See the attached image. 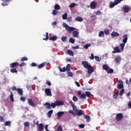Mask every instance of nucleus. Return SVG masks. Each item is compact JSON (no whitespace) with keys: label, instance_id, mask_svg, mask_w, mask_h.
I'll return each instance as SVG.
<instances>
[{"label":"nucleus","instance_id":"obj_17","mask_svg":"<svg viewBox=\"0 0 131 131\" xmlns=\"http://www.w3.org/2000/svg\"><path fill=\"white\" fill-rule=\"evenodd\" d=\"M123 37L124 38L122 40L123 43H125L126 42H127V34H124Z\"/></svg>","mask_w":131,"mask_h":131},{"label":"nucleus","instance_id":"obj_59","mask_svg":"<svg viewBox=\"0 0 131 131\" xmlns=\"http://www.w3.org/2000/svg\"><path fill=\"white\" fill-rule=\"evenodd\" d=\"M75 7V3H71L69 6L70 8H74Z\"/></svg>","mask_w":131,"mask_h":131},{"label":"nucleus","instance_id":"obj_39","mask_svg":"<svg viewBox=\"0 0 131 131\" xmlns=\"http://www.w3.org/2000/svg\"><path fill=\"white\" fill-rule=\"evenodd\" d=\"M11 121H8L5 122V126H10L11 125Z\"/></svg>","mask_w":131,"mask_h":131},{"label":"nucleus","instance_id":"obj_43","mask_svg":"<svg viewBox=\"0 0 131 131\" xmlns=\"http://www.w3.org/2000/svg\"><path fill=\"white\" fill-rule=\"evenodd\" d=\"M113 72H114V70L112 69H108V70L107 71V73H113Z\"/></svg>","mask_w":131,"mask_h":131},{"label":"nucleus","instance_id":"obj_45","mask_svg":"<svg viewBox=\"0 0 131 131\" xmlns=\"http://www.w3.org/2000/svg\"><path fill=\"white\" fill-rule=\"evenodd\" d=\"M28 58L27 57H22L20 59L21 62H24V61H27Z\"/></svg>","mask_w":131,"mask_h":131},{"label":"nucleus","instance_id":"obj_7","mask_svg":"<svg viewBox=\"0 0 131 131\" xmlns=\"http://www.w3.org/2000/svg\"><path fill=\"white\" fill-rule=\"evenodd\" d=\"M78 95L80 96V99H86V95L84 94H81V91H79L78 92Z\"/></svg>","mask_w":131,"mask_h":131},{"label":"nucleus","instance_id":"obj_61","mask_svg":"<svg viewBox=\"0 0 131 131\" xmlns=\"http://www.w3.org/2000/svg\"><path fill=\"white\" fill-rule=\"evenodd\" d=\"M95 59L96 61H98V62H100V57H99V56H95Z\"/></svg>","mask_w":131,"mask_h":131},{"label":"nucleus","instance_id":"obj_3","mask_svg":"<svg viewBox=\"0 0 131 131\" xmlns=\"http://www.w3.org/2000/svg\"><path fill=\"white\" fill-rule=\"evenodd\" d=\"M64 27L66 28V30L68 32H71L72 31L75 30V28L72 27H69L66 24H64Z\"/></svg>","mask_w":131,"mask_h":131},{"label":"nucleus","instance_id":"obj_15","mask_svg":"<svg viewBox=\"0 0 131 131\" xmlns=\"http://www.w3.org/2000/svg\"><path fill=\"white\" fill-rule=\"evenodd\" d=\"M44 106H46V109H51L52 108V103L49 102H46L44 104Z\"/></svg>","mask_w":131,"mask_h":131},{"label":"nucleus","instance_id":"obj_53","mask_svg":"<svg viewBox=\"0 0 131 131\" xmlns=\"http://www.w3.org/2000/svg\"><path fill=\"white\" fill-rule=\"evenodd\" d=\"M62 130H63V128H62V126H61V125H59L57 129V131H62Z\"/></svg>","mask_w":131,"mask_h":131},{"label":"nucleus","instance_id":"obj_44","mask_svg":"<svg viewBox=\"0 0 131 131\" xmlns=\"http://www.w3.org/2000/svg\"><path fill=\"white\" fill-rule=\"evenodd\" d=\"M66 69L67 70V71H70V64H68L66 66Z\"/></svg>","mask_w":131,"mask_h":131},{"label":"nucleus","instance_id":"obj_27","mask_svg":"<svg viewBox=\"0 0 131 131\" xmlns=\"http://www.w3.org/2000/svg\"><path fill=\"white\" fill-rule=\"evenodd\" d=\"M67 53L70 56H74V53H73V51H71L70 50H67Z\"/></svg>","mask_w":131,"mask_h":131},{"label":"nucleus","instance_id":"obj_36","mask_svg":"<svg viewBox=\"0 0 131 131\" xmlns=\"http://www.w3.org/2000/svg\"><path fill=\"white\" fill-rule=\"evenodd\" d=\"M67 16H68V14H67V13H65L64 14L62 15V19L63 20H66L67 19Z\"/></svg>","mask_w":131,"mask_h":131},{"label":"nucleus","instance_id":"obj_12","mask_svg":"<svg viewBox=\"0 0 131 131\" xmlns=\"http://www.w3.org/2000/svg\"><path fill=\"white\" fill-rule=\"evenodd\" d=\"M87 69L88 70V74H92L94 72V68L92 66H90Z\"/></svg>","mask_w":131,"mask_h":131},{"label":"nucleus","instance_id":"obj_64","mask_svg":"<svg viewBox=\"0 0 131 131\" xmlns=\"http://www.w3.org/2000/svg\"><path fill=\"white\" fill-rule=\"evenodd\" d=\"M24 125H25V126H27V127L29 125V122H25L24 123Z\"/></svg>","mask_w":131,"mask_h":131},{"label":"nucleus","instance_id":"obj_10","mask_svg":"<svg viewBox=\"0 0 131 131\" xmlns=\"http://www.w3.org/2000/svg\"><path fill=\"white\" fill-rule=\"evenodd\" d=\"M90 8L92 9H96V8H97V3L95 1L91 2L90 4Z\"/></svg>","mask_w":131,"mask_h":131},{"label":"nucleus","instance_id":"obj_13","mask_svg":"<svg viewBox=\"0 0 131 131\" xmlns=\"http://www.w3.org/2000/svg\"><path fill=\"white\" fill-rule=\"evenodd\" d=\"M114 51H112L113 54H116V53H120V49L118 47H116L114 48Z\"/></svg>","mask_w":131,"mask_h":131},{"label":"nucleus","instance_id":"obj_4","mask_svg":"<svg viewBox=\"0 0 131 131\" xmlns=\"http://www.w3.org/2000/svg\"><path fill=\"white\" fill-rule=\"evenodd\" d=\"M123 118V115L121 113H119L116 115V120L117 121H121Z\"/></svg>","mask_w":131,"mask_h":131},{"label":"nucleus","instance_id":"obj_49","mask_svg":"<svg viewBox=\"0 0 131 131\" xmlns=\"http://www.w3.org/2000/svg\"><path fill=\"white\" fill-rule=\"evenodd\" d=\"M124 46H125V43H121L120 45L121 50H123V49H124Z\"/></svg>","mask_w":131,"mask_h":131},{"label":"nucleus","instance_id":"obj_33","mask_svg":"<svg viewBox=\"0 0 131 131\" xmlns=\"http://www.w3.org/2000/svg\"><path fill=\"white\" fill-rule=\"evenodd\" d=\"M59 69L60 72H65V71H67L66 67H63L62 69L61 67H59Z\"/></svg>","mask_w":131,"mask_h":131},{"label":"nucleus","instance_id":"obj_21","mask_svg":"<svg viewBox=\"0 0 131 131\" xmlns=\"http://www.w3.org/2000/svg\"><path fill=\"white\" fill-rule=\"evenodd\" d=\"M47 65V62H43L38 66V69H40V68H43L45 66Z\"/></svg>","mask_w":131,"mask_h":131},{"label":"nucleus","instance_id":"obj_34","mask_svg":"<svg viewBox=\"0 0 131 131\" xmlns=\"http://www.w3.org/2000/svg\"><path fill=\"white\" fill-rule=\"evenodd\" d=\"M102 68L104 70H106V71L109 69V67H108L106 64H103L102 66Z\"/></svg>","mask_w":131,"mask_h":131},{"label":"nucleus","instance_id":"obj_42","mask_svg":"<svg viewBox=\"0 0 131 131\" xmlns=\"http://www.w3.org/2000/svg\"><path fill=\"white\" fill-rule=\"evenodd\" d=\"M68 22H72V16H69L67 18Z\"/></svg>","mask_w":131,"mask_h":131},{"label":"nucleus","instance_id":"obj_6","mask_svg":"<svg viewBox=\"0 0 131 131\" xmlns=\"http://www.w3.org/2000/svg\"><path fill=\"white\" fill-rule=\"evenodd\" d=\"M82 65H83L84 68H85L86 69L91 66V65L89 64V62L86 61H82Z\"/></svg>","mask_w":131,"mask_h":131},{"label":"nucleus","instance_id":"obj_20","mask_svg":"<svg viewBox=\"0 0 131 131\" xmlns=\"http://www.w3.org/2000/svg\"><path fill=\"white\" fill-rule=\"evenodd\" d=\"M75 20L78 22H82V21H83V18H82V17L77 16L75 18Z\"/></svg>","mask_w":131,"mask_h":131},{"label":"nucleus","instance_id":"obj_62","mask_svg":"<svg viewBox=\"0 0 131 131\" xmlns=\"http://www.w3.org/2000/svg\"><path fill=\"white\" fill-rule=\"evenodd\" d=\"M31 66H32V67H36V66H37V64L34 62H32L31 64Z\"/></svg>","mask_w":131,"mask_h":131},{"label":"nucleus","instance_id":"obj_55","mask_svg":"<svg viewBox=\"0 0 131 131\" xmlns=\"http://www.w3.org/2000/svg\"><path fill=\"white\" fill-rule=\"evenodd\" d=\"M69 41L71 43H74V41H75V40H74V39H73V38H71L69 40Z\"/></svg>","mask_w":131,"mask_h":131},{"label":"nucleus","instance_id":"obj_22","mask_svg":"<svg viewBox=\"0 0 131 131\" xmlns=\"http://www.w3.org/2000/svg\"><path fill=\"white\" fill-rule=\"evenodd\" d=\"M84 118L86 119L87 122H90L91 120V117L88 115H84Z\"/></svg>","mask_w":131,"mask_h":131},{"label":"nucleus","instance_id":"obj_9","mask_svg":"<svg viewBox=\"0 0 131 131\" xmlns=\"http://www.w3.org/2000/svg\"><path fill=\"white\" fill-rule=\"evenodd\" d=\"M122 80H120L118 81V83H120V84H118V87H117V89L118 90H121V89H122L123 88V83H122Z\"/></svg>","mask_w":131,"mask_h":131},{"label":"nucleus","instance_id":"obj_18","mask_svg":"<svg viewBox=\"0 0 131 131\" xmlns=\"http://www.w3.org/2000/svg\"><path fill=\"white\" fill-rule=\"evenodd\" d=\"M72 34L74 37H79L78 35L79 34V33L77 31H73Z\"/></svg>","mask_w":131,"mask_h":131},{"label":"nucleus","instance_id":"obj_31","mask_svg":"<svg viewBox=\"0 0 131 131\" xmlns=\"http://www.w3.org/2000/svg\"><path fill=\"white\" fill-rule=\"evenodd\" d=\"M85 93L86 94V97L90 98L92 96V93L89 91H85Z\"/></svg>","mask_w":131,"mask_h":131},{"label":"nucleus","instance_id":"obj_41","mask_svg":"<svg viewBox=\"0 0 131 131\" xmlns=\"http://www.w3.org/2000/svg\"><path fill=\"white\" fill-rule=\"evenodd\" d=\"M62 41H63V42H66V40L67 39V37L66 36H62L61 38Z\"/></svg>","mask_w":131,"mask_h":131},{"label":"nucleus","instance_id":"obj_16","mask_svg":"<svg viewBox=\"0 0 131 131\" xmlns=\"http://www.w3.org/2000/svg\"><path fill=\"white\" fill-rule=\"evenodd\" d=\"M111 35L113 37H117L119 36V33H118L117 32L113 31L111 33Z\"/></svg>","mask_w":131,"mask_h":131},{"label":"nucleus","instance_id":"obj_25","mask_svg":"<svg viewBox=\"0 0 131 131\" xmlns=\"http://www.w3.org/2000/svg\"><path fill=\"white\" fill-rule=\"evenodd\" d=\"M17 93L18 95H20V96H23V89L18 88L17 89Z\"/></svg>","mask_w":131,"mask_h":131},{"label":"nucleus","instance_id":"obj_57","mask_svg":"<svg viewBox=\"0 0 131 131\" xmlns=\"http://www.w3.org/2000/svg\"><path fill=\"white\" fill-rule=\"evenodd\" d=\"M103 32L106 35H108L109 34V30H104Z\"/></svg>","mask_w":131,"mask_h":131},{"label":"nucleus","instance_id":"obj_50","mask_svg":"<svg viewBox=\"0 0 131 131\" xmlns=\"http://www.w3.org/2000/svg\"><path fill=\"white\" fill-rule=\"evenodd\" d=\"M114 3L116 6L117 5H118V4H120L121 2L120 1V0H115Z\"/></svg>","mask_w":131,"mask_h":131},{"label":"nucleus","instance_id":"obj_54","mask_svg":"<svg viewBox=\"0 0 131 131\" xmlns=\"http://www.w3.org/2000/svg\"><path fill=\"white\" fill-rule=\"evenodd\" d=\"M124 94V89H122L120 91V96H122V95H123Z\"/></svg>","mask_w":131,"mask_h":131},{"label":"nucleus","instance_id":"obj_40","mask_svg":"<svg viewBox=\"0 0 131 131\" xmlns=\"http://www.w3.org/2000/svg\"><path fill=\"white\" fill-rule=\"evenodd\" d=\"M46 37L43 38V40H48V39H49V33L46 32Z\"/></svg>","mask_w":131,"mask_h":131},{"label":"nucleus","instance_id":"obj_52","mask_svg":"<svg viewBox=\"0 0 131 131\" xmlns=\"http://www.w3.org/2000/svg\"><path fill=\"white\" fill-rule=\"evenodd\" d=\"M18 66H19V67H23V66H26V63L22 62L21 63L18 64Z\"/></svg>","mask_w":131,"mask_h":131},{"label":"nucleus","instance_id":"obj_63","mask_svg":"<svg viewBox=\"0 0 131 131\" xmlns=\"http://www.w3.org/2000/svg\"><path fill=\"white\" fill-rule=\"evenodd\" d=\"M79 127H80V128H84V124H81L79 125Z\"/></svg>","mask_w":131,"mask_h":131},{"label":"nucleus","instance_id":"obj_26","mask_svg":"<svg viewBox=\"0 0 131 131\" xmlns=\"http://www.w3.org/2000/svg\"><path fill=\"white\" fill-rule=\"evenodd\" d=\"M56 39H58V37L56 36H53L50 38H49V40H52V41H55Z\"/></svg>","mask_w":131,"mask_h":131},{"label":"nucleus","instance_id":"obj_47","mask_svg":"<svg viewBox=\"0 0 131 131\" xmlns=\"http://www.w3.org/2000/svg\"><path fill=\"white\" fill-rule=\"evenodd\" d=\"M73 101H74V102H77L78 98H77L76 96H74L73 97Z\"/></svg>","mask_w":131,"mask_h":131},{"label":"nucleus","instance_id":"obj_28","mask_svg":"<svg viewBox=\"0 0 131 131\" xmlns=\"http://www.w3.org/2000/svg\"><path fill=\"white\" fill-rule=\"evenodd\" d=\"M110 8L111 9L114 8V7H115V6H116V4H115V2L113 3L112 2H110Z\"/></svg>","mask_w":131,"mask_h":131},{"label":"nucleus","instance_id":"obj_24","mask_svg":"<svg viewBox=\"0 0 131 131\" xmlns=\"http://www.w3.org/2000/svg\"><path fill=\"white\" fill-rule=\"evenodd\" d=\"M115 60L117 63H120L121 61V57L120 56H117L115 57Z\"/></svg>","mask_w":131,"mask_h":131},{"label":"nucleus","instance_id":"obj_2","mask_svg":"<svg viewBox=\"0 0 131 131\" xmlns=\"http://www.w3.org/2000/svg\"><path fill=\"white\" fill-rule=\"evenodd\" d=\"M62 105H64V102L60 100H56L54 103H51V107L53 108H55L56 106H62Z\"/></svg>","mask_w":131,"mask_h":131},{"label":"nucleus","instance_id":"obj_19","mask_svg":"<svg viewBox=\"0 0 131 131\" xmlns=\"http://www.w3.org/2000/svg\"><path fill=\"white\" fill-rule=\"evenodd\" d=\"M129 10H130V7L126 6L124 7V13H128V11H129Z\"/></svg>","mask_w":131,"mask_h":131},{"label":"nucleus","instance_id":"obj_46","mask_svg":"<svg viewBox=\"0 0 131 131\" xmlns=\"http://www.w3.org/2000/svg\"><path fill=\"white\" fill-rule=\"evenodd\" d=\"M68 74L69 76H70V77H72V76H73V73H72L70 71H68Z\"/></svg>","mask_w":131,"mask_h":131},{"label":"nucleus","instance_id":"obj_14","mask_svg":"<svg viewBox=\"0 0 131 131\" xmlns=\"http://www.w3.org/2000/svg\"><path fill=\"white\" fill-rule=\"evenodd\" d=\"M57 119H60L63 115H64V112H59L57 113Z\"/></svg>","mask_w":131,"mask_h":131},{"label":"nucleus","instance_id":"obj_1","mask_svg":"<svg viewBox=\"0 0 131 131\" xmlns=\"http://www.w3.org/2000/svg\"><path fill=\"white\" fill-rule=\"evenodd\" d=\"M70 105H71L73 111L75 112V114L77 116H81V115H84V113L82 112V110L77 109V107L73 103L72 101H70L69 102Z\"/></svg>","mask_w":131,"mask_h":131},{"label":"nucleus","instance_id":"obj_60","mask_svg":"<svg viewBox=\"0 0 131 131\" xmlns=\"http://www.w3.org/2000/svg\"><path fill=\"white\" fill-rule=\"evenodd\" d=\"M69 113H71V114H72L73 115H74V116H75V113H74V112H73V110H69Z\"/></svg>","mask_w":131,"mask_h":131},{"label":"nucleus","instance_id":"obj_29","mask_svg":"<svg viewBox=\"0 0 131 131\" xmlns=\"http://www.w3.org/2000/svg\"><path fill=\"white\" fill-rule=\"evenodd\" d=\"M10 72L11 73H18V71H17L16 68H13L10 69Z\"/></svg>","mask_w":131,"mask_h":131},{"label":"nucleus","instance_id":"obj_8","mask_svg":"<svg viewBox=\"0 0 131 131\" xmlns=\"http://www.w3.org/2000/svg\"><path fill=\"white\" fill-rule=\"evenodd\" d=\"M19 66V63L17 62H13L10 64V68H15V67H18Z\"/></svg>","mask_w":131,"mask_h":131},{"label":"nucleus","instance_id":"obj_35","mask_svg":"<svg viewBox=\"0 0 131 131\" xmlns=\"http://www.w3.org/2000/svg\"><path fill=\"white\" fill-rule=\"evenodd\" d=\"M54 9H55V10H60V9H61V7H60L58 4H56L54 6Z\"/></svg>","mask_w":131,"mask_h":131},{"label":"nucleus","instance_id":"obj_38","mask_svg":"<svg viewBox=\"0 0 131 131\" xmlns=\"http://www.w3.org/2000/svg\"><path fill=\"white\" fill-rule=\"evenodd\" d=\"M118 95H119V93H118V92L116 93L115 94H114L113 98L115 100H116V99H117V97H118Z\"/></svg>","mask_w":131,"mask_h":131},{"label":"nucleus","instance_id":"obj_56","mask_svg":"<svg viewBox=\"0 0 131 131\" xmlns=\"http://www.w3.org/2000/svg\"><path fill=\"white\" fill-rule=\"evenodd\" d=\"M90 59L91 60H94L95 59V56L94 55V54L92 53L90 57H89Z\"/></svg>","mask_w":131,"mask_h":131},{"label":"nucleus","instance_id":"obj_5","mask_svg":"<svg viewBox=\"0 0 131 131\" xmlns=\"http://www.w3.org/2000/svg\"><path fill=\"white\" fill-rule=\"evenodd\" d=\"M28 103L30 106H31V107H35V106H36V103H34L33 100L31 99H28Z\"/></svg>","mask_w":131,"mask_h":131},{"label":"nucleus","instance_id":"obj_51","mask_svg":"<svg viewBox=\"0 0 131 131\" xmlns=\"http://www.w3.org/2000/svg\"><path fill=\"white\" fill-rule=\"evenodd\" d=\"M52 14L53 15H54V16L57 15V14H58V11H57L56 9H54V10H53L52 12Z\"/></svg>","mask_w":131,"mask_h":131},{"label":"nucleus","instance_id":"obj_37","mask_svg":"<svg viewBox=\"0 0 131 131\" xmlns=\"http://www.w3.org/2000/svg\"><path fill=\"white\" fill-rule=\"evenodd\" d=\"M10 99L11 102H14V94H13V93L10 94Z\"/></svg>","mask_w":131,"mask_h":131},{"label":"nucleus","instance_id":"obj_23","mask_svg":"<svg viewBox=\"0 0 131 131\" xmlns=\"http://www.w3.org/2000/svg\"><path fill=\"white\" fill-rule=\"evenodd\" d=\"M43 127H45V126L42 123H40L39 124V131H43Z\"/></svg>","mask_w":131,"mask_h":131},{"label":"nucleus","instance_id":"obj_30","mask_svg":"<svg viewBox=\"0 0 131 131\" xmlns=\"http://www.w3.org/2000/svg\"><path fill=\"white\" fill-rule=\"evenodd\" d=\"M105 36V34L104 33L103 31H100L99 32V37H104Z\"/></svg>","mask_w":131,"mask_h":131},{"label":"nucleus","instance_id":"obj_48","mask_svg":"<svg viewBox=\"0 0 131 131\" xmlns=\"http://www.w3.org/2000/svg\"><path fill=\"white\" fill-rule=\"evenodd\" d=\"M90 47H91V44L90 43H88V44H86L84 46V49H89V48H90Z\"/></svg>","mask_w":131,"mask_h":131},{"label":"nucleus","instance_id":"obj_32","mask_svg":"<svg viewBox=\"0 0 131 131\" xmlns=\"http://www.w3.org/2000/svg\"><path fill=\"white\" fill-rule=\"evenodd\" d=\"M53 110H51L48 112V117H49V118H50V117H51L52 114H53Z\"/></svg>","mask_w":131,"mask_h":131},{"label":"nucleus","instance_id":"obj_11","mask_svg":"<svg viewBox=\"0 0 131 131\" xmlns=\"http://www.w3.org/2000/svg\"><path fill=\"white\" fill-rule=\"evenodd\" d=\"M45 93L46 95L48 96L49 97H52V92H51V89L49 88L45 89Z\"/></svg>","mask_w":131,"mask_h":131},{"label":"nucleus","instance_id":"obj_58","mask_svg":"<svg viewBox=\"0 0 131 131\" xmlns=\"http://www.w3.org/2000/svg\"><path fill=\"white\" fill-rule=\"evenodd\" d=\"M102 14V12H101V11L100 10H97L96 13V15H100Z\"/></svg>","mask_w":131,"mask_h":131}]
</instances>
